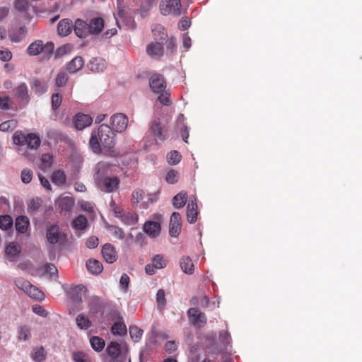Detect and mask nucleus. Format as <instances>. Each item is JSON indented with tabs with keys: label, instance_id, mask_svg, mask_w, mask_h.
<instances>
[{
	"label": "nucleus",
	"instance_id": "1",
	"mask_svg": "<svg viewBox=\"0 0 362 362\" xmlns=\"http://www.w3.org/2000/svg\"><path fill=\"white\" fill-rule=\"evenodd\" d=\"M89 145L95 153H111L115 148V133L111 127L105 124L93 130L89 141Z\"/></svg>",
	"mask_w": 362,
	"mask_h": 362
},
{
	"label": "nucleus",
	"instance_id": "2",
	"mask_svg": "<svg viewBox=\"0 0 362 362\" xmlns=\"http://www.w3.org/2000/svg\"><path fill=\"white\" fill-rule=\"evenodd\" d=\"M71 45L65 44L54 51V44L52 42L49 41L44 44L42 40H36L28 47L27 53L30 56L41 54V61H49L53 55L55 59H59L71 52Z\"/></svg>",
	"mask_w": 362,
	"mask_h": 362
},
{
	"label": "nucleus",
	"instance_id": "3",
	"mask_svg": "<svg viewBox=\"0 0 362 362\" xmlns=\"http://www.w3.org/2000/svg\"><path fill=\"white\" fill-rule=\"evenodd\" d=\"M94 170V181L98 189L106 193L113 192L118 189L119 180L117 177L108 176L109 165L107 163H98Z\"/></svg>",
	"mask_w": 362,
	"mask_h": 362
},
{
	"label": "nucleus",
	"instance_id": "4",
	"mask_svg": "<svg viewBox=\"0 0 362 362\" xmlns=\"http://www.w3.org/2000/svg\"><path fill=\"white\" fill-rule=\"evenodd\" d=\"M13 141L16 145L27 146L31 150L38 148L41 144L40 136L33 133L25 134L21 132H16L13 135Z\"/></svg>",
	"mask_w": 362,
	"mask_h": 362
},
{
	"label": "nucleus",
	"instance_id": "5",
	"mask_svg": "<svg viewBox=\"0 0 362 362\" xmlns=\"http://www.w3.org/2000/svg\"><path fill=\"white\" fill-rule=\"evenodd\" d=\"M181 6L180 0H162L159 6L160 13L163 16L169 15L171 13L175 16H179Z\"/></svg>",
	"mask_w": 362,
	"mask_h": 362
},
{
	"label": "nucleus",
	"instance_id": "6",
	"mask_svg": "<svg viewBox=\"0 0 362 362\" xmlns=\"http://www.w3.org/2000/svg\"><path fill=\"white\" fill-rule=\"evenodd\" d=\"M205 352L211 355H218L223 351V348L218 344L216 334L211 333L205 337L204 343Z\"/></svg>",
	"mask_w": 362,
	"mask_h": 362
},
{
	"label": "nucleus",
	"instance_id": "7",
	"mask_svg": "<svg viewBox=\"0 0 362 362\" xmlns=\"http://www.w3.org/2000/svg\"><path fill=\"white\" fill-rule=\"evenodd\" d=\"M111 129L113 132H123L127 127L128 117L123 113H117L110 117Z\"/></svg>",
	"mask_w": 362,
	"mask_h": 362
},
{
	"label": "nucleus",
	"instance_id": "8",
	"mask_svg": "<svg viewBox=\"0 0 362 362\" xmlns=\"http://www.w3.org/2000/svg\"><path fill=\"white\" fill-rule=\"evenodd\" d=\"M187 315L189 317L190 323L199 327H204L207 321L206 315L199 310L198 308H191L187 310Z\"/></svg>",
	"mask_w": 362,
	"mask_h": 362
},
{
	"label": "nucleus",
	"instance_id": "9",
	"mask_svg": "<svg viewBox=\"0 0 362 362\" xmlns=\"http://www.w3.org/2000/svg\"><path fill=\"white\" fill-rule=\"evenodd\" d=\"M106 302L98 296H92L88 298L89 313L93 314L100 313L103 315Z\"/></svg>",
	"mask_w": 362,
	"mask_h": 362
},
{
	"label": "nucleus",
	"instance_id": "10",
	"mask_svg": "<svg viewBox=\"0 0 362 362\" xmlns=\"http://www.w3.org/2000/svg\"><path fill=\"white\" fill-rule=\"evenodd\" d=\"M149 86L151 90L156 93H161L166 88L163 76L159 74H153L149 79Z\"/></svg>",
	"mask_w": 362,
	"mask_h": 362
},
{
	"label": "nucleus",
	"instance_id": "11",
	"mask_svg": "<svg viewBox=\"0 0 362 362\" xmlns=\"http://www.w3.org/2000/svg\"><path fill=\"white\" fill-rule=\"evenodd\" d=\"M181 216L178 212H173L170 216L169 223V234L173 238H177L181 230Z\"/></svg>",
	"mask_w": 362,
	"mask_h": 362
},
{
	"label": "nucleus",
	"instance_id": "12",
	"mask_svg": "<svg viewBox=\"0 0 362 362\" xmlns=\"http://www.w3.org/2000/svg\"><path fill=\"white\" fill-rule=\"evenodd\" d=\"M118 319V321L113 323L111 327V332L114 335L123 336L127 334V329L122 317L117 310H112L110 313Z\"/></svg>",
	"mask_w": 362,
	"mask_h": 362
},
{
	"label": "nucleus",
	"instance_id": "13",
	"mask_svg": "<svg viewBox=\"0 0 362 362\" xmlns=\"http://www.w3.org/2000/svg\"><path fill=\"white\" fill-rule=\"evenodd\" d=\"M106 352L110 357V362H121V346L117 341H111L107 344Z\"/></svg>",
	"mask_w": 362,
	"mask_h": 362
},
{
	"label": "nucleus",
	"instance_id": "14",
	"mask_svg": "<svg viewBox=\"0 0 362 362\" xmlns=\"http://www.w3.org/2000/svg\"><path fill=\"white\" fill-rule=\"evenodd\" d=\"M198 210L197 199L194 196L189 197L187 206V219L189 223H194L197 219Z\"/></svg>",
	"mask_w": 362,
	"mask_h": 362
},
{
	"label": "nucleus",
	"instance_id": "15",
	"mask_svg": "<svg viewBox=\"0 0 362 362\" xmlns=\"http://www.w3.org/2000/svg\"><path fill=\"white\" fill-rule=\"evenodd\" d=\"M146 53L151 57L153 58H160L163 56L165 49H164V43L161 42H151L146 47Z\"/></svg>",
	"mask_w": 362,
	"mask_h": 362
},
{
	"label": "nucleus",
	"instance_id": "16",
	"mask_svg": "<svg viewBox=\"0 0 362 362\" xmlns=\"http://www.w3.org/2000/svg\"><path fill=\"white\" fill-rule=\"evenodd\" d=\"M74 33L79 38H86L90 35L88 23L80 18L75 21L74 25Z\"/></svg>",
	"mask_w": 362,
	"mask_h": 362
},
{
	"label": "nucleus",
	"instance_id": "17",
	"mask_svg": "<svg viewBox=\"0 0 362 362\" xmlns=\"http://www.w3.org/2000/svg\"><path fill=\"white\" fill-rule=\"evenodd\" d=\"M88 23L90 35H99L105 27V21L101 17L93 18L90 19Z\"/></svg>",
	"mask_w": 362,
	"mask_h": 362
},
{
	"label": "nucleus",
	"instance_id": "18",
	"mask_svg": "<svg viewBox=\"0 0 362 362\" xmlns=\"http://www.w3.org/2000/svg\"><path fill=\"white\" fill-rule=\"evenodd\" d=\"M13 93L19 101L24 105L28 104L30 98L28 94V86L25 83H21L19 86L16 87L13 90Z\"/></svg>",
	"mask_w": 362,
	"mask_h": 362
},
{
	"label": "nucleus",
	"instance_id": "19",
	"mask_svg": "<svg viewBox=\"0 0 362 362\" xmlns=\"http://www.w3.org/2000/svg\"><path fill=\"white\" fill-rule=\"evenodd\" d=\"M74 122L76 129L82 130L92 124L93 118L89 115L78 113L74 117Z\"/></svg>",
	"mask_w": 362,
	"mask_h": 362
},
{
	"label": "nucleus",
	"instance_id": "20",
	"mask_svg": "<svg viewBox=\"0 0 362 362\" xmlns=\"http://www.w3.org/2000/svg\"><path fill=\"white\" fill-rule=\"evenodd\" d=\"M161 230L160 223L158 221H147L143 226V230L150 237H157Z\"/></svg>",
	"mask_w": 362,
	"mask_h": 362
},
{
	"label": "nucleus",
	"instance_id": "21",
	"mask_svg": "<svg viewBox=\"0 0 362 362\" xmlns=\"http://www.w3.org/2000/svg\"><path fill=\"white\" fill-rule=\"evenodd\" d=\"M101 253L105 262L109 264L117 260V252L110 243H106L102 247Z\"/></svg>",
	"mask_w": 362,
	"mask_h": 362
},
{
	"label": "nucleus",
	"instance_id": "22",
	"mask_svg": "<svg viewBox=\"0 0 362 362\" xmlns=\"http://www.w3.org/2000/svg\"><path fill=\"white\" fill-rule=\"evenodd\" d=\"M87 288L82 284L77 285L71 288L68 295L71 300L76 304H81L83 302L81 293L86 292Z\"/></svg>",
	"mask_w": 362,
	"mask_h": 362
},
{
	"label": "nucleus",
	"instance_id": "23",
	"mask_svg": "<svg viewBox=\"0 0 362 362\" xmlns=\"http://www.w3.org/2000/svg\"><path fill=\"white\" fill-rule=\"evenodd\" d=\"M46 237L49 244H57L60 238L59 227L56 224L50 225L47 229Z\"/></svg>",
	"mask_w": 362,
	"mask_h": 362
},
{
	"label": "nucleus",
	"instance_id": "24",
	"mask_svg": "<svg viewBox=\"0 0 362 362\" xmlns=\"http://www.w3.org/2000/svg\"><path fill=\"white\" fill-rule=\"evenodd\" d=\"M84 65L83 59L80 56H76L66 65V70L69 74H76L80 71Z\"/></svg>",
	"mask_w": 362,
	"mask_h": 362
},
{
	"label": "nucleus",
	"instance_id": "25",
	"mask_svg": "<svg viewBox=\"0 0 362 362\" xmlns=\"http://www.w3.org/2000/svg\"><path fill=\"white\" fill-rule=\"evenodd\" d=\"M153 37L156 42H165L168 39V34L165 28L160 24H156L151 28Z\"/></svg>",
	"mask_w": 362,
	"mask_h": 362
},
{
	"label": "nucleus",
	"instance_id": "26",
	"mask_svg": "<svg viewBox=\"0 0 362 362\" xmlns=\"http://www.w3.org/2000/svg\"><path fill=\"white\" fill-rule=\"evenodd\" d=\"M87 66L93 72H102L106 69V62L101 57L91 59Z\"/></svg>",
	"mask_w": 362,
	"mask_h": 362
},
{
	"label": "nucleus",
	"instance_id": "27",
	"mask_svg": "<svg viewBox=\"0 0 362 362\" xmlns=\"http://www.w3.org/2000/svg\"><path fill=\"white\" fill-rule=\"evenodd\" d=\"M185 117L183 114H180L177 118V125L180 129L182 139L185 143H188L189 127L185 124Z\"/></svg>",
	"mask_w": 362,
	"mask_h": 362
},
{
	"label": "nucleus",
	"instance_id": "28",
	"mask_svg": "<svg viewBox=\"0 0 362 362\" xmlns=\"http://www.w3.org/2000/svg\"><path fill=\"white\" fill-rule=\"evenodd\" d=\"M21 251V246L16 242L9 243L5 249L6 255L10 258V261H16V258L19 255Z\"/></svg>",
	"mask_w": 362,
	"mask_h": 362
},
{
	"label": "nucleus",
	"instance_id": "29",
	"mask_svg": "<svg viewBox=\"0 0 362 362\" xmlns=\"http://www.w3.org/2000/svg\"><path fill=\"white\" fill-rule=\"evenodd\" d=\"M73 27L72 21L70 19H62L57 25L58 33L62 36H67L71 33Z\"/></svg>",
	"mask_w": 362,
	"mask_h": 362
},
{
	"label": "nucleus",
	"instance_id": "30",
	"mask_svg": "<svg viewBox=\"0 0 362 362\" xmlns=\"http://www.w3.org/2000/svg\"><path fill=\"white\" fill-rule=\"evenodd\" d=\"M30 226V221L25 216H19L16 218L15 222V228L16 232L18 233H25L28 226Z\"/></svg>",
	"mask_w": 362,
	"mask_h": 362
},
{
	"label": "nucleus",
	"instance_id": "31",
	"mask_svg": "<svg viewBox=\"0 0 362 362\" xmlns=\"http://www.w3.org/2000/svg\"><path fill=\"white\" fill-rule=\"evenodd\" d=\"M187 201V193L184 191H181L177 194L173 199V205L175 209L182 208Z\"/></svg>",
	"mask_w": 362,
	"mask_h": 362
},
{
	"label": "nucleus",
	"instance_id": "32",
	"mask_svg": "<svg viewBox=\"0 0 362 362\" xmlns=\"http://www.w3.org/2000/svg\"><path fill=\"white\" fill-rule=\"evenodd\" d=\"M151 132L152 134L159 140L163 141L166 139L165 136L163 133V126L160 122L154 120L150 127Z\"/></svg>",
	"mask_w": 362,
	"mask_h": 362
},
{
	"label": "nucleus",
	"instance_id": "33",
	"mask_svg": "<svg viewBox=\"0 0 362 362\" xmlns=\"http://www.w3.org/2000/svg\"><path fill=\"white\" fill-rule=\"evenodd\" d=\"M86 268L90 273L93 274H98L103 269V264L100 262L91 259L87 261Z\"/></svg>",
	"mask_w": 362,
	"mask_h": 362
},
{
	"label": "nucleus",
	"instance_id": "34",
	"mask_svg": "<svg viewBox=\"0 0 362 362\" xmlns=\"http://www.w3.org/2000/svg\"><path fill=\"white\" fill-rule=\"evenodd\" d=\"M180 265L182 272L187 274H192L194 272V264L189 257H183L180 261Z\"/></svg>",
	"mask_w": 362,
	"mask_h": 362
},
{
	"label": "nucleus",
	"instance_id": "35",
	"mask_svg": "<svg viewBox=\"0 0 362 362\" xmlns=\"http://www.w3.org/2000/svg\"><path fill=\"white\" fill-rule=\"evenodd\" d=\"M219 341L221 346L228 351V348H231V337L228 331H220Z\"/></svg>",
	"mask_w": 362,
	"mask_h": 362
},
{
	"label": "nucleus",
	"instance_id": "36",
	"mask_svg": "<svg viewBox=\"0 0 362 362\" xmlns=\"http://www.w3.org/2000/svg\"><path fill=\"white\" fill-rule=\"evenodd\" d=\"M76 322L77 327L81 330H87L92 325L91 321L83 313L77 315Z\"/></svg>",
	"mask_w": 362,
	"mask_h": 362
},
{
	"label": "nucleus",
	"instance_id": "37",
	"mask_svg": "<svg viewBox=\"0 0 362 362\" xmlns=\"http://www.w3.org/2000/svg\"><path fill=\"white\" fill-rule=\"evenodd\" d=\"M52 182L58 185H63L66 182V175L63 170H54L51 175Z\"/></svg>",
	"mask_w": 362,
	"mask_h": 362
},
{
	"label": "nucleus",
	"instance_id": "38",
	"mask_svg": "<svg viewBox=\"0 0 362 362\" xmlns=\"http://www.w3.org/2000/svg\"><path fill=\"white\" fill-rule=\"evenodd\" d=\"M90 344L93 349L97 352L101 351L105 345L104 339L98 336L90 337Z\"/></svg>",
	"mask_w": 362,
	"mask_h": 362
},
{
	"label": "nucleus",
	"instance_id": "39",
	"mask_svg": "<svg viewBox=\"0 0 362 362\" xmlns=\"http://www.w3.org/2000/svg\"><path fill=\"white\" fill-rule=\"evenodd\" d=\"M88 226V219L83 215H79L72 221V226L75 229L85 230Z\"/></svg>",
	"mask_w": 362,
	"mask_h": 362
},
{
	"label": "nucleus",
	"instance_id": "40",
	"mask_svg": "<svg viewBox=\"0 0 362 362\" xmlns=\"http://www.w3.org/2000/svg\"><path fill=\"white\" fill-rule=\"evenodd\" d=\"M46 352L42 346L33 349L31 358L35 362H43L46 359Z\"/></svg>",
	"mask_w": 362,
	"mask_h": 362
},
{
	"label": "nucleus",
	"instance_id": "41",
	"mask_svg": "<svg viewBox=\"0 0 362 362\" xmlns=\"http://www.w3.org/2000/svg\"><path fill=\"white\" fill-rule=\"evenodd\" d=\"M105 227L109 232H110L114 236L117 237V238L120 240L124 238V233L121 228L113 225H110L107 222L105 223Z\"/></svg>",
	"mask_w": 362,
	"mask_h": 362
},
{
	"label": "nucleus",
	"instance_id": "42",
	"mask_svg": "<svg viewBox=\"0 0 362 362\" xmlns=\"http://www.w3.org/2000/svg\"><path fill=\"white\" fill-rule=\"evenodd\" d=\"M13 221L11 216L3 215L0 216V228L4 230H7L12 228Z\"/></svg>",
	"mask_w": 362,
	"mask_h": 362
},
{
	"label": "nucleus",
	"instance_id": "43",
	"mask_svg": "<svg viewBox=\"0 0 362 362\" xmlns=\"http://www.w3.org/2000/svg\"><path fill=\"white\" fill-rule=\"evenodd\" d=\"M68 80V74L66 71L61 70L58 72L55 78V85L57 87H64L66 85Z\"/></svg>",
	"mask_w": 362,
	"mask_h": 362
},
{
	"label": "nucleus",
	"instance_id": "44",
	"mask_svg": "<svg viewBox=\"0 0 362 362\" xmlns=\"http://www.w3.org/2000/svg\"><path fill=\"white\" fill-rule=\"evenodd\" d=\"M166 45V54L172 55L177 50L176 39L175 37H170L165 40L164 45Z\"/></svg>",
	"mask_w": 362,
	"mask_h": 362
},
{
	"label": "nucleus",
	"instance_id": "45",
	"mask_svg": "<svg viewBox=\"0 0 362 362\" xmlns=\"http://www.w3.org/2000/svg\"><path fill=\"white\" fill-rule=\"evenodd\" d=\"M144 331L136 325L129 326V334L134 342H138L143 334Z\"/></svg>",
	"mask_w": 362,
	"mask_h": 362
},
{
	"label": "nucleus",
	"instance_id": "46",
	"mask_svg": "<svg viewBox=\"0 0 362 362\" xmlns=\"http://www.w3.org/2000/svg\"><path fill=\"white\" fill-rule=\"evenodd\" d=\"M32 88L35 92L38 94H43L47 90V86L45 83H42L39 79L34 78L32 83Z\"/></svg>",
	"mask_w": 362,
	"mask_h": 362
},
{
	"label": "nucleus",
	"instance_id": "47",
	"mask_svg": "<svg viewBox=\"0 0 362 362\" xmlns=\"http://www.w3.org/2000/svg\"><path fill=\"white\" fill-rule=\"evenodd\" d=\"M26 293L36 300H42L45 297V294L33 284H30V287H29Z\"/></svg>",
	"mask_w": 362,
	"mask_h": 362
},
{
	"label": "nucleus",
	"instance_id": "48",
	"mask_svg": "<svg viewBox=\"0 0 362 362\" xmlns=\"http://www.w3.org/2000/svg\"><path fill=\"white\" fill-rule=\"evenodd\" d=\"M121 221L126 225H134L138 221V216L134 213L124 214L122 216Z\"/></svg>",
	"mask_w": 362,
	"mask_h": 362
},
{
	"label": "nucleus",
	"instance_id": "49",
	"mask_svg": "<svg viewBox=\"0 0 362 362\" xmlns=\"http://www.w3.org/2000/svg\"><path fill=\"white\" fill-rule=\"evenodd\" d=\"M181 154L177 151H172L167 155V160L170 165H174L180 162Z\"/></svg>",
	"mask_w": 362,
	"mask_h": 362
},
{
	"label": "nucleus",
	"instance_id": "50",
	"mask_svg": "<svg viewBox=\"0 0 362 362\" xmlns=\"http://www.w3.org/2000/svg\"><path fill=\"white\" fill-rule=\"evenodd\" d=\"M41 206V199L38 197L36 199H33L30 200V203L28 204V213H36L39 208Z\"/></svg>",
	"mask_w": 362,
	"mask_h": 362
},
{
	"label": "nucleus",
	"instance_id": "51",
	"mask_svg": "<svg viewBox=\"0 0 362 362\" xmlns=\"http://www.w3.org/2000/svg\"><path fill=\"white\" fill-rule=\"evenodd\" d=\"M14 284L16 286L23 291L24 292L27 293L29 287H30V281L24 279L23 278H18L15 280Z\"/></svg>",
	"mask_w": 362,
	"mask_h": 362
},
{
	"label": "nucleus",
	"instance_id": "52",
	"mask_svg": "<svg viewBox=\"0 0 362 362\" xmlns=\"http://www.w3.org/2000/svg\"><path fill=\"white\" fill-rule=\"evenodd\" d=\"M59 205L62 211L69 212L74 205V201L71 198L64 197L61 200Z\"/></svg>",
	"mask_w": 362,
	"mask_h": 362
},
{
	"label": "nucleus",
	"instance_id": "53",
	"mask_svg": "<svg viewBox=\"0 0 362 362\" xmlns=\"http://www.w3.org/2000/svg\"><path fill=\"white\" fill-rule=\"evenodd\" d=\"M144 192L141 189H137L132 192V205L137 206L138 204L143 199Z\"/></svg>",
	"mask_w": 362,
	"mask_h": 362
},
{
	"label": "nucleus",
	"instance_id": "54",
	"mask_svg": "<svg viewBox=\"0 0 362 362\" xmlns=\"http://www.w3.org/2000/svg\"><path fill=\"white\" fill-rule=\"evenodd\" d=\"M152 264L158 269H163L166 267V261L160 255H156L153 257Z\"/></svg>",
	"mask_w": 362,
	"mask_h": 362
},
{
	"label": "nucleus",
	"instance_id": "55",
	"mask_svg": "<svg viewBox=\"0 0 362 362\" xmlns=\"http://www.w3.org/2000/svg\"><path fill=\"white\" fill-rule=\"evenodd\" d=\"M156 301L158 303V306L161 309L166 305V299L165 291L163 289L160 288L158 291L156 293Z\"/></svg>",
	"mask_w": 362,
	"mask_h": 362
},
{
	"label": "nucleus",
	"instance_id": "56",
	"mask_svg": "<svg viewBox=\"0 0 362 362\" xmlns=\"http://www.w3.org/2000/svg\"><path fill=\"white\" fill-rule=\"evenodd\" d=\"M177 175L178 173L177 170L171 169L169 170L165 176V180L169 184H175L177 182Z\"/></svg>",
	"mask_w": 362,
	"mask_h": 362
},
{
	"label": "nucleus",
	"instance_id": "57",
	"mask_svg": "<svg viewBox=\"0 0 362 362\" xmlns=\"http://www.w3.org/2000/svg\"><path fill=\"white\" fill-rule=\"evenodd\" d=\"M14 5L19 12H25L28 9V0H15Z\"/></svg>",
	"mask_w": 362,
	"mask_h": 362
},
{
	"label": "nucleus",
	"instance_id": "58",
	"mask_svg": "<svg viewBox=\"0 0 362 362\" xmlns=\"http://www.w3.org/2000/svg\"><path fill=\"white\" fill-rule=\"evenodd\" d=\"M21 177L23 183H29L32 180L33 171L28 168L23 169L21 171Z\"/></svg>",
	"mask_w": 362,
	"mask_h": 362
},
{
	"label": "nucleus",
	"instance_id": "59",
	"mask_svg": "<svg viewBox=\"0 0 362 362\" xmlns=\"http://www.w3.org/2000/svg\"><path fill=\"white\" fill-rule=\"evenodd\" d=\"M129 276L125 273L122 274L119 279L120 288L124 291H127L129 288Z\"/></svg>",
	"mask_w": 362,
	"mask_h": 362
},
{
	"label": "nucleus",
	"instance_id": "60",
	"mask_svg": "<svg viewBox=\"0 0 362 362\" xmlns=\"http://www.w3.org/2000/svg\"><path fill=\"white\" fill-rule=\"evenodd\" d=\"M46 134L48 139L51 140H57L62 136V133L56 129H47Z\"/></svg>",
	"mask_w": 362,
	"mask_h": 362
},
{
	"label": "nucleus",
	"instance_id": "61",
	"mask_svg": "<svg viewBox=\"0 0 362 362\" xmlns=\"http://www.w3.org/2000/svg\"><path fill=\"white\" fill-rule=\"evenodd\" d=\"M62 100V96L57 93H54L52 96V107L54 110L58 109V107L61 105Z\"/></svg>",
	"mask_w": 362,
	"mask_h": 362
},
{
	"label": "nucleus",
	"instance_id": "62",
	"mask_svg": "<svg viewBox=\"0 0 362 362\" xmlns=\"http://www.w3.org/2000/svg\"><path fill=\"white\" fill-rule=\"evenodd\" d=\"M16 127V122L14 120H8L0 124L1 132H8L13 129Z\"/></svg>",
	"mask_w": 362,
	"mask_h": 362
},
{
	"label": "nucleus",
	"instance_id": "63",
	"mask_svg": "<svg viewBox=\"0 0 362 362\" xmlns=\"http://www.w3.org/2000/svg\"><path fill=\"white\" fill-rule=\"evenodd\" d=\"M191 20L188 17H182L179 21L178 28L180 30H187L191 26Z\"/></svg>",
	"mask_w": 362,
	"mask_h": 362
},
{
	"label": "nucleus",
	"instance_id": "64",
	"mask_svg": "<svg viewBox=\"0 0 362 362\" xmlns=\"http://www.w3.org/2000/svg\"><path fill=\"white\" fill-rule=\"evenodd\" d=\"M73 360L74 362H90L87 356L80 351L74 352L73 354Z\"/></svg>",
	"mask_w": 362,
	"mask_h": 362
}]
</instances>
